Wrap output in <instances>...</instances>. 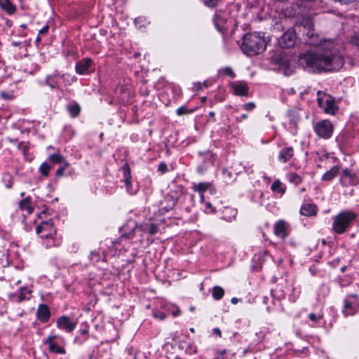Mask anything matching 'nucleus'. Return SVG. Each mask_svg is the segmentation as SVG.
I'll list each match as a JSON object with an SVG mask.
<instances>
[{"label":"nucleus","instance_id":"nucleus-49","mask_svg":"<svg viewBox=\"0 0 359 359\" xmlns=\"http://www.w3.org/2000/svg\"><path fill=\"white\" fill-rule=\"evenodd\" d=\"M214 332H215V334H218L219 336H221V331H220V330H219V329H218V328H215V329L214 330Z\"/></svg>","mask_w":359,"mask_h":359},{"label":"nucleus","instance_id":"nucleus-53","mask_svg":"<svg viewBox=\"0 0 359 359\" xmlns=\"http://www.w3.org/2000/svg\"><path fill=\"white\" fill-rule=\"evenodd\" d=\"M203 86H205V87H207V86H208V84H207V82H206V81H205V82L203 83Z\"/></svg>","mask_w":359,"mask_h":359},{"label":"nucleus","instance_id":"nucleus-31","mask_svg":"<svg viewBox=\"0 0 359 359\" xmlns=\"http://www.w3.org/2000/svg\"><path fill=\"white\" fill-rule=\"evenodd\" d=\"M68 166L69 163L67 162H65V164L62 166L60 167L56 171V175L58 177L62 176L65 169L67 168Z\"/></svg>","mask_w":359,"mask_h":359},{"label":"nucleus","instance_id":"nucleus-56","mask_svg":"<svg viewBox=\"0 0 359 359\" xmlns=\"http://www.w3.org/2000/svg\"><path fill=\"white\" fill-rule=\"evenodd\" d=\"M83 332L86 334L88 332V331L87 330H83Z\"/></svg>","mask_w":359,"mask_h":359},{"label":"nucleus","instance_id":"nucleus-47","mask_svg":"<svg viewBox=\"0 0 359 359\" xmlns=\"http://www.w3.org/2000/svg\"><path fill=\"white\" fill-rule=\"evenodd\" d=\"M238 302V299H237L236 297H233L231 299V303L233 304H236Z\"/></svg>","mask_w":359,"mask_h":359},{"label":"nucleus","instance_id":"nucleus-8","mask_svg":"<svg viewBox=\"0 0 359 359\" xmlns=\"http://www.w3.org/2000/svg\"><path fill=\"white\" fill-rule=\"evenodd\" d=\"M57 325L60 329L65 330L67 332H71L75 328L76 321L70 319V318L66 316H63L57 319Z\"/></svg>","mask_w":359,"mask_h":359},{"label":"nucleus","instance_id":"nucleus-40","mask_svg":"<svg viewBox=\"0 0 359 359\" xmlns=\"http://www.w3.org/2000/svg\"><path fill=\"white\" fill-rule=\"evenodd\" d=\"M1 96L4 98V99H6V100H11L12 98V96L11 95L6 93V92H1Z\"/></svg>","mask_w":359,"mask_h":359},{"label":"nucleus","instance_id":"nucleus-22","mask_svg":"<svg viewBox=\"0 0 359 359\" xmlns=\"http://www.w3.org/2000/svg\"><path fill=\"white\" fill-rule=\"evenodd\" d=\"M32 293V290H28L27 287H21L20 290V294L18 295V302H22L25 299H29V296Z\"/></svg>","mask_w":359,"mask_h":359},{"label":"nucleus","instance_id":"nucleus-11","mask_svg":"<svg viewBox=\"0 0 359 359\" xmlns=\"http://www.w3.org/2000/svg\"><path fill=\"white\" fill-rule=\"evenodd\" d=\"M316 212L317 207L316 205L312 203L303 205L300 210V213L307 217L316 215Z\"/></svg>","mask_w":359,"mask_h":359},{"label":"nucleus","instance_id":"nucleus-26","mask_svg":"<svg viewBox=\"0 0 359 359\" xmlns=\"http://www.w3.org/2000/svg\"><path fill=\"white\" fill-rule=\"evenodd\" d=\"M50 168V165L47 163H43L39 168V170L42 175L47 177Z\"/></svg>","mask_w":359,"mask_h":359},{"label":"nucleus","instance_id":"nucleus-45","mask_svg":"<svg viewBox=\"0 0 359 359\" xmlns=\"http://www.w3.org/2000/svg\"><path fill=\"white\" fill-rule=\"evenodd\" d=\"M195 86H196V90H199L202 88V84H201V83H197L195 84Z\"/></svg>","mask_w":359,"mask_h":359},{"label":"nucleus","instance_id":"nucleus-50","mask_svg":"<svg viewBox=\"0 0 359 359\" xmlns=\"http://www.w3.org/2000/svg\"><path fill=\"white\" fill-rule=\"evenodd\" d=\"M344 175H346V176H350L351 175L349 171L347 169L344 170Z\"/></svg>","mask_w":359,"mask_h":359},{"label":"nucleus","instance_id":"nucleus-57","mask_svg":"<svg viewBox=\"0 0 359 359\" xmlns=\"http://www.w3.org/2000/svg\"><path fill=\"white\" fill-rule=\"evenodd\" d=\"M225 352H226V351H225V350H224V351H223L222 352V354H224V353H225Z\"/></svg>","mask_w":359,"mask_h":359},{"label":"nucleus","instance_id":"nucleus-43","mask_svg":"<svg viewBox=\"0 0 359 359\" xmlns=\"http://www.w3.org/2000/svg\"><path fill=\"white\" fill-rule=\"evenodd\" d=\"M224 71H225L226 74H227L228 75H229L231 76H233V72L231 68L226 67V68H225Z\"/></svg>","mask_w":359,"mask_h":359},{"label":"nucleus","instance_id":"nucleus-24","mask_svg":"<svg viewBox=\"0 0 359 359\" xmlns=\"http://www.w3.org/2000/svg\"><path fill=\"white\" fill-rule=\"evenodd\" d=\"M45 84L48 86L51 89L59 88L57 83L54 81L52 76H50V75H48L46 77Z\"/></svg>","mask_w":359,"mask_h":359},{"label":"nucleus","instance_id":"nucleus-42","mask_svg":"<svg viewBox=\"0 0 359 359\" xmlns=\"http://www.w3.org/2000/svg\"><path fill=\"white\" fill-rule=\"evenodd\" d=\"M154 317L158 318L161 320H163L165 318V314L163 312H161L159 313H154Z\"/></svg>","mask_w":359,"mask_h":359},{"label":"nucleus","instance_id":"nucleus-32","mask_svg":"<svg viewBox=\"0 0 359 359\" xmlns=\"http://www.w3.org/2000/svg\"><path fill=\"white\" fill-rule=\"evenodd\" d=\"M329 96L327 95H326L325 93H323V96L321 97H319L318 98V105L323 108V107H325V103H324V101L325 102V100H326Z\"/></svg>","mask_w":359,"mask_h":359},{"label":"nucleus","instance_id":"nucleus-2","mask_svg":"<svg viewBox=\"0 0 359 359\" xmlns=\"http://www.w3.org/2000/svg\"><path fill=\"white\" fill-rule=\"evenodd\" d=\"M266 48L265 40L254 33H249L243 36L241 49L246 55L253 56L262 53Z\"/></svg>","mask_w":359,"mask_h":359},{"label":"nucleus","instance_id":"nucleus-5","mask_svg":"<svg viewBox=\"0 0 359 359\" xmlns=\"http://www.w3.org/2000/svg\"><path fill=\"white\" fill-rule=\"evenodd\" d=\"M273 63L278 65L279 70L283 72V73L289 76L292 74V69L290 67V60L285 56V55L283 53H275L271 58Z\"/></svg>","mask_w":359,"mask_h":359},{"label":"nucleus","instance_id":"nucleus-20","mask_svg":"<svg viewBox=\"0 0 359 359\" xmlns=\"http://www.w3.org/2000/svg\"><path fill=\"white\" fill-rule=\"evenodd\" d=\"M225 20L222 19L220 16L217 15L215 18V24L217 29L222 32H225L226 29L224 26Z\"/></svg>","mask_w":359,"mask_h":359},{"label":"nucleus","instance_id":"nucleus-36","mask_svg":"<svg viewBox=\"0 0 359 359\" xmlns=\"http://www.w3.org/2000/svg\"><path fill=\"white\" fill-rule=\"evenodd\" d=\"M218 0H204L206 5L209 6H214L217 4Z\"/></svg>","mask_w":359,"mask_h":359},{"label":"nucleus","instance_id":"nucleus-29","mask_svg":"<svg viewBox=\"0 0 359 359\" xmlns=\"http://www.w3.org/2000/svg\"><path fill=\"white\" fill-rule=\"evenodd\" d=\"M210 184L208 183H199L198 184L196 185L194 189L196 191H204L209 187Z\"/></svg>","mask_w":359,"mask_h":359},{"label":"nucleus","instance_id":"nucleus-7","mask_svg":"<svg viewBox=\"0 0 359 359\" xmlns=\"http://www.w3.org/2000/svg\"><path fill=\"white\" fill-rule=\"evenodd\" d=\"M315 130L320 137L329 138L332 135L333 126L330 121L324 120L316 125Z\"/></svg>","mask_w":359,"mask_h":359},{"label":"nucleus","instance_id":"nucleus-17","mask_svg":"<svg viewBox=\"0 0 359 359\" xmlns=\"http://www.w3.org/2000/svg\"><path fill=\"white\" fill-rule=\"evenodd\" d=\"M90 67V59L86 58L84 62H79L76 67V72L80 74H84Z\"/></svg>","mask_w":359,"mask_h":359},{"label":"nucleus","instance_id":"nucleus-6","mask_svg":"<svg viewBox=\"0 0 359 359\" xmlns=\"http://www.w3.org/2000/svg\"><path fill=\"white\" fill-rule=\"evenodd\" d=\"M297 34L294 29H287L278 39V45L282 48H290L295 46Z\"/></svg>","mask_w":359,"mask_h":359},{"label":"nucleus","instance_id":"nucleus-48","mask_svg":"<svg viewBox=\"0 0 359 359\" xmlns=\"http://www.w3.org/2000/svg\"><path fill=\"white\" fill-rule=\"evenodd\" d=\"M180 313V311L179 309H177L176 311L172 312V315L174 316H176L179 315Z\"/></svg>","mask_w":359,"mask_h":359},{"label":"nucleus","instance_id":"nucleus-1","mask_svg":"<svg viewBox=\"0 0 359 359\" xmlns=\"http://www.w3.org/2000/svg\"><path fill=\"white\" fill-rule=\"evenodd\" d=\"M328 48L316 52L307 53L300 57V60L313 71H335L344 65V58L332 48Z\"/></svg>","mask_w":359,"mask_h":359},{"label":"nucleus","instance_id":"nucleus-44","mask_svg":"<svg viewBox=\"0 0 359 359\" xmlns=\"http://www.w3.org/2000/svg\"><path fill=\"white\" fill-rule=\"evenodd\" d=\"M351 308H352L351 304L350 302H346L345 305H344V309H351Z\"/></svg>","mask_w":359,"mask_h":359},{"label":"nucleus","instance_id":"nucleus-21","mask_svg":"<svg viewBox=\"0 0 359 359\" xmlns=\"http://www.w3.org/2000/svg\"><path fill=\"white\" fill-rule=\"evenodd\" d=\"M48 159L54 164L63 163L64 165L65 162H67L60 154H53L49 156Z\"/></svg>","mask_w":359,"mask_h":359},{"label":"nucleus","instance_id":"nucleus-19","mask_svg":"<svg viewBox=\"0 0 359 359\" xmlns=\"http://www.w3.org/2000/svg\"><path fill=\"white\" fill-rule=\"evenodd\" d=\"M293 156L292 148L288 147L283 149L280 154V158L283 159L284 162L290 160Z\"/></svg>","mask_w":359,"mask_h":359},{"label":"nucleus","instance_id":"nucleus-34","mask_svg":"<svg viewBox=\"0 0 359 359\" xmlns=\"http://www.w3.org/2000/svg\"><path fill=\"white\" fill-rule=\"evenodd\" d=\"M124 176H130V169L128 163H126L123 167Z\"/></svg>","mask_w":359,"mask_h":359},{"label":"nucleus","instance_id":"nucleus-46","mask_svg":"<svg viewBox=\"0 0 359 359\" xmlns=\"http://www.w3.org/2000/svg\"><path fill=\"white\" fill-rule=\"evenodd\" d=\"M309 318L313 320V321H316L317 319H316V315L313 314V313H311L309 315Z\"/></svg>","mask_w":359,"mask_h":359},{"label":"nucleus","instance_id":"nucleus-55","mask_svg":"<svg viewBox=\"0 0 359 359\" xmlns=\"http://www.w3.org/2000/svg\"><path fill=\"white\" fill-rule=\"evenodd\" d=\"M40 41V37H37L36 41Z\"/></svg>","mask_w":359,"mask_h":359},{"label":"nucleus","instance_id":"nucleus-33","mask_svg":"<svg viewBox=\"0 0 359 359\" xmlns=\"http://www.w3.org/2000/svg\"><path fill=\"white\" fill-rule=\"evenodd\" d=\"M194 110L188 111L186 107H182L179 108L177 109V113L178 115L180 116V115H183V114H187V113H189V112H192Z\"/></svg>","mask_w":359,"mask_h":359},{"label":"nucleus","instance_id":"nucleus-12","mask_svg":"<svg viewBox=\"0 0 359 359\" xmlns=\"http://www.w3.org/2000/svg\"><path fill=\"white\" fill-rule=\"evenodd\" d=\"M324 111L325 113L331 114L334 115L335 114L336 110L337 109V107L335 104L334 100L331 97H328L325 100V105L323 107Z\"/></svg>","mask_w":359,"mask_h":359},{"label":"nucleus","instance_id":"nucleus-37","mask_svg":"<svg viewBox=\"0 0 359 359\" xmlns=\"http://www.w3.org/2000/svg\"><path fill=\"white\" fill-rule=\"evenodd\" d=\"M158 170L162 173L165 172L167 170V165L165 163H161L158 165Z\"/></svg>","mask_w":359,"mask_h":359},{"label":"nucleus","instance_id":"nucleus-52","mask_svg":"<svg viewBox=\"0 0 359 359\" xmlns=\"http://www.w3.org/2000/svg\"><path fill=\"white\" fill-rule=\"evenodd\" d=\"M210 116H212V117H213V116H215L214 112H210Z\"/></svg>","mask_w":359,"mask_h":359},{"label":"nucleus","instance_id":"nucleus-9","mask_svg":"<svg viewBox=\"0 0 359 359\" xmlns=\"http://www.w3.org/2000/svg\"><path fill=\"white\" fill-rule=\"evenodd\" d=\"M56 339L55 335H51L49 336L46 341H44V344H48L49 346V350L51 352L57 353H65V351L63 348L58 347L53 341Z\"/></svg>","mask_w":359,"mask_h":359},{"label":"nucleus","instance_id":"nucleus-38","mask_svg":"<svg viewBox=\"0 0 359 359\" xmlns=\"http://www.w3.org/2000/svg\"><path fill=\"white\" fill-rule=\"evenodd\" d=\"M255 107V105L253 102H249L245 104L244 108L246 110H252Z\"/></svg>","mask_w":359,"mask_h":359},{"label":"nucleus","instance_id":"nucleus-54","mask_svg":"<svg viewBox=\"0 0 359 359\" xmlns=\"http://www.w3.org/2000/svg\"><path fill=\"white\" fill-rule=\"evenodd\" d=\"M242 117H243V118H245L247 117V116H246L245 114H244V115H243V116H242Z\"/></svg>","mask_w":359,"mask_h":359},{"label":"nucleus","instance_id":"nucleus-25","mask_svg":"<svg viewBox=\"0 0 359 359\" xmlns=\"http://www.w3.org/2000/svg\"><path fill=\"white\" fill-rule=\"evenodd\" d=\"M224 293V290L219 286L213 288L212 296L216 299H220L223 297Z\"/></svg>","mask_w":359,"mask_h":359},{"label":"nucleus","instance_id":"nucleus-3","mask_svg":"<svg viewBox=\"0 0 359 359\" xmlns=\"http://www.w3.org/2000/svg\"><path fill=\"white\" fill-rule=\"evenodd\" d=\"M356 215L351 211H344L335 217L333 229L337 233H343L350 224L355 219Z\"/></svg>","mask_w":359,"mask_h":359},{"label":"nucleus","instance_id":"nucleus-27","mask_svg":"<svg viewBox=\"0 0 359 359\" xmlns=\"http://www.w3.org/2000/svg\"><path fill=\"white\" fill-rule=\"evenodd\" d=\"M51 224L48 222H43L41 224L38 225L36 229V231L37 234H39L42 232L43 230H46L48 228L51 227Z\"/></svg>","mask_w":359,"mask_h":359},{"label":"nucleus","instance_id":"nucleus-30","mask_svg":"<svg viewBox=\"0 0 359 359\" xmlns=\"http://www.w3.org/2000/svg\"><path fill=\"white\" fill-rule=\"evenodd\" d=\"M290 180L291 182H294L296 184H297L302 182L301 177L295 173H292L290 175Z\"/></svg>","mask_w":359,"mask_h":359},{"label":"nucleus","instance_id":"nucleus-4","mask_svg":"<svg viewBox=\"0 0 359 359\" xmlns=\"http://www.w3.org/2000/svg\"><path fill=\"white\" fill-rule=\"evenodd\" d=\"M299 27L300 31L308 38L305 40V43L313 46L319 45L320 39H319L318 35L314 33L313 25L310 20L303 21Z\"/></svg>","mask_w":359,"mask_h":359},{"label":"nucleus","instance_id":"nucleus-14","mask_svg":"<svg viewBox=\"0 0 359 359\" xmlns=\"http://www.w3.org/2000/svg\"><path fill=\"white\" fill-rule=\"evenodd\" d=\"M276 235L285 238L287 236L285 223L283 221H279L275 226Z\"/></svg>","mask_w":359,"mask_h":359},{"label":"nucleus","instance_id":"nucleus-28","mask_svg":"<svg viewBox=\"0 0 359 359\" xmlns=\"http://www.w3.org/2000/svg\"><path fill=\"white\" fill-rule=\"evenodd\" d=\"M280 182L279 180H276L271 186V189L273 191H278L279 192L284 193L285 190L280 188Z\"/></svg>","mask_w":359,"mask_h":359},{"label":"nucleus","instance_id":"nucleus-51","mask_svg":"<svg viewBox=\"0 0 359 359\" xmlns=\"http://www.w3.org/2000/svg\"><path fill=\"white\" fill-rule=\"evenodd\" d=\"M201 101H202L203 102H205L206 101V97H202V98H201Z\"/></svg>","mask_w":359,"mask_h":359},{"label":"nucleus","instance_id":"nucleus-23","mask_svg":"<svg viewBox=\"0 0 359 359\" xmlns=\"http://www.w3.org/2000/svg\"><path fill=\"white\" fill-rule=\"evenodd\" d=\"M339 172L338 167H333L330 170L327 171L323 177V180H331Z\"/></svg>","mask_w":359,"mask_h":359},{"label":"nucleus","instance_id":"nucleus-10","mask_svg":"<svg viewBox=\"0 0 359 359\" xmlns=\"http://www.w3.org/2000/svg\"><path fill=\"white\" fill-rule=\"evenodd\" d=\"M37 316L40 320L46 322L50 317V311L48 307L45 304H40L38 308Z\"/></svg>","mask_w":359,"mask_h":359},{"label":"nucleus","instance_id":"nucleus-13","mask_svg":"<svg viewBox=\"0 0 359 359\" xmlns=\"http://www.w3.org/2000/svg\"><path fill=\"white\" fill-rule=\"evenodd\" d=\"M0 7L8 14H13L16 11L15 6L9 0H0Z\"/></svg>","mask_w":359,"mask_h":359},{"label":"nucleus","instance_id":"nucleus-15","mask_svg":"<svg viewBox=\"0 0 359 359\" xmlns=\"http://www.w3.org/2000/svg\"><path fill=\"white\" fill-rule=\"evenodd\" d=\"M19 207L22 210H26L29 214L32 213L34 210V208L30 205L29 197L22 200L19 203Z\"/></svg>","mask_w":359,"mask_h":359},{"label":"nucleus","instance_id":"nucleus-35","mask_svg":"<svg viewBox=\"0 0 359 359\" xmlns=\"http://www.w3.org/2000/svg\"><path fill=\"white\" fill-rule=\"evenodd\" d=\"M157 229H158L157 226L155 224H151L149 225V233L151 235H153L157 232Z\"/></svg>","mask_w":359,"mask_h":359},{"label":"nucleus","instance_id":"nucleus-18","mask_svg":"<svg viewBox=\"0 0 359 359\" xmlns=\"http://www.w3.org/2000/svg\"><path fill=\"white\" fill-rule=\"evenodd\" d=\"M234 88V93L237 95L240 96H246L248 95V88L245 84H238L233 87Z\"/></svg>","mask_w":359,"mask_h":359},{"label":"nucleus","instance_id":"nucleus-39","mask_svg":"<svg viewBox=\"0 0 359 359\" xmlns=\"http://www.w3.org/2000/svg\"><path fill=\"white\" fill-rule=\"evenodd\" d=\"M130 179L131 176H125V183L128 188H130L131 187Z\"/></svg>","mask_w":359,"mask_h":359},{"label":"nucleus","instance_id":"nucleus-16","mask_svg":"<svg viewBox=\"0 0 359 359\" xmlns=\"http://www.w3.org/2000/svg\"><path fill=\"white\" fill-rule=\"evenodd\" d=\"M67 109L72 117H76L81 111L80 107L77 103L69 104L67 106Z\"/></svg>","mask_w":359,"mask_h":359},{"label":"nucleus","instance_id":"nucleus-41","mask_svg":"<svg viewBox=\"0 0 359 359\" xmlns=\"http://www.w3.org/2000/svg\"><path fill=\"white\" fill-rule=\"evenodd\" d=\"M49 27L48 25L44 26L42 29H41L39 32V34H44L48 31Z\"/></svg>","mask_w":359,"mask_h":359}]
</instances>
